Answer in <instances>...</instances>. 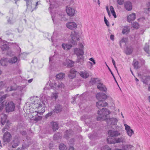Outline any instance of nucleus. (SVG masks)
Listing matches in <instances>:
<instances>
[{"label": "nucleus", "instance_id": "obj_1", "mask_svg": "<svg viewBox=\"0 0 150 150\" xmlns=\"http://www.w3.org/2000/svg\"><path fill=\"white\" fill-rule=\"evenodd\" d=\"M58 94L57 93H52L50 97L42 96L40 100L37 97L31 98L30 100L33 103L32 104L31 108H30V112L28 115L29 118L34 119L36 121L40 120L42 117L40 116L36 117L38 114H42L45 112V105L48 104L52 100H55L58 97Z\"/></svg>", "mask_w": 150, "mask_h": 150}, {"label": "nucleus", "instance_id": "obj_2", "mask_svg": "<svg viewBox=\"0 0 150 150\" xmlns=\"http://www.w3.org/2000/svg\"><path fill=\"white\" fill-rule=\"evenodd\" d=\"M64 85L62 83H59L58 85L55 83L54 81L51 82H49L46 84L45 87L44 88L45 90L49 89L50 88H55L56 90H59L60 89L64 88Z\"/></svg>", "mask_w": 150, "mask_h": 150}, {"label": "nucleus", "instance_id": "obj_3", "mask_svg": "<svg viewBox=\"0 0 150 150\" xmlns=\"http://www.w3.org/2000/svg\"><path fill=\"white\" fill-rule=\"evenodd\" d=\"M53 6L51 4L50 6V7H49V10H50L51 12V14L52 16V20L53 21L54 24H55L56 23V21H58V20H63V18L64 16L63 14L60 15L59 13L58 14L57 12L55 11L54 13H53L52 11H53V8H52Z\"/></svg>", "mask_w": 150, "mask_h": 150}, {"label": "nucleus", "instance_id": "obj_4", "mask_svg": "<svg viewBox=\"0 0 150 150\" xmlns=\"http://www.w3.org/2000/svg\"><path fill=\"white\" fill-rule=\"evenodd\" d=\"M110 111L108 109L106 108H103L100 110H98V114L99 115L100 119L106 120L109 117V114Z\"/></svg>", "mask_w": 150, "mask_h": 150}, {"label": "nucleus", "instance_id": "obj_5", "mask_svg": "<svg viewBox=\"0 0 150 150\" xmlns=\"http://www.w3.org/2000/svg\"><path fill=\"white\" fill-rule=\"evenodd\" d=\"M71 43L73 45H77V41L79 40V35L78 33L75 31L71 33Z\"/></svg>", "mask_w": 150, "mask_h": 150}, {"label": "nucleus", "instance_id": "obj_6", "mask_svg": "<svg viewBox=\"0 0 150 150\" xmlns=\"http://www.w3.org/2000/svg\"><path fill=\"white\" fill-rule=\"evenodd\" d=\"M74 54H76L77 56V62H81V60H83V58L81 57H79V56H82L83 55L84 52L82 49H80L79 48H76L74 49Z\"/></svg>", "mask_w": 150, "mask_h": 150}, {"label": "nucleus", "instance_id": "obj_7", "mask_svg": "<svg viewBox=\"0 0 150 150\" xmlns=\"http://www.w3.org/2000/svg\"><path fill=\"white\" fill-rule=\"evenodd\" d=\"M14 104L12 102H8L6 105V110L8 112L13 111L15 109Z\"/></svg>", "mask_w": 150, "mask_h": 150}, {"label": "nucleus", "instance_id": "obj_8", "mask_svg": "<svg viewBox=\"0 0 150 150\" xmlns=\"http://www.w3.org/2000/svg\"><path fill=\"white\" fill-rule=\"evenodd\" d=\"M125 129L127 135L129 137H131L134 134V131L131 129L130 126L126 124H124Z\"/></svg>", "mask_w": 150, "mask_h": 150}, {"label": "nucleus", "instance_id": "obj_9", "mask_svg": "<svg viewBox=\"0 0 150 150\" xmlns=\"http://www.w3.org/2000/svg\"><path fill=\"white\" fill-rule=\"evenodd\" d=\"M25 87V86H18L17 87L16 84H14L13 86H11L10 87H8L6 91H9L15 90L16 89H18L21 92H22Z\"/></svg>", "mask_w": 150, "mask_h": 150}, {"label": "nucleus", "instance_id": "obj_10", "mask_svg": "<svg viewBox=\"0 0 150 150\" xmlns=\"http://www.w3.org/2000/svg\"><path fill=\"white\" fill-rule=\"evenodd\" d=\"M4 94V93L3 92H0V101H1L4 99H5L8 96V94H5L3 95H2ZM5 103L4 102H2L1 103V102H0V110L3 109L4 107Z\"/></svg>", "mask_w": 150, "mask_h": 150}, {"label": "nucleus", "instance_id": "obj_11", "mask_svg": "<svg viewBox=\"0 0 150 150\" xmlns=\"http://www.w3.org/2000/svg\"><path fill=\"white\" fill-rule=\"evenodd\" d=\"M67 27L72 30H73L77 28V24L74 22H70L67 23L66 24Z\"/></svg>", "mask_w": 150, "mask_h": 150}, {"label": "nucleus", "instance_id": "obj_12", "mask_svg": "<svg viewBox=\"0 0 150 150\" xmlns=\"http://www.w3.org/2000/svg\"><path fill=\"white\" fill-rule=\"evenodd\" d=\"M3 139L4 142H9L11 139V135L9 132H6L4 134Z\"/></svg>", "mask_w": 150, "mask_h": 150}, {"label": "nucleus", "instance_id": "obj_13", "mask_svg": "<svg viewBox=\"0 0 150 150\" xmlns=\"http://www.w3.org/2000/svg\"><path fill=\"white\" fill-rule=\"evenodd\" d=\"M106 122L108 125H115L117 124L118 120L115 118H108L106 120Z\"/></svg>", "mask_w": 150, "mask_h": 150}, {"label": "nucleus", "instance_id": "obj_14", "mask_svg": "<svg viewBox=\"0 0 150 150\" xmlns=\"http://www.w3.org/2000/svg\"><path fill=\"white\" fill-rule=\"evenodd\" d=\"M109 136L111 137H116L120 135V133L117 130H109L108 132Z\"/></svg>", "mask_w": 150, "mask_h": 150}, {"label": "nucleus", "instance_id": "obj_15", "mask_svg": "<svg viewBox=\"0 0 150 150\" xmlns=\"http://www.w3.org/2000/svg\"><path fill=\"white\" fill-rule=\"evenodd\" d=\"M66 11L67 14L70 16H73L75 13V9L71 7H67Z\"/></svg>", "mask_w": 150, "mask_h": 150}, {"label": "nucleus", "instance_id": "obj_16", "mask_svg": "<svg viewBox=\"0 0 150 150\" xmlns=\"http://www.w3.org/2000/svg\"><path fill=\"white\" fill-rule=\"evenodd\" d=\"M136 18V15L135 13H132L127 16V21L129 23H131Z\"/></svg>", "mask_w": 150, "mask_h": 150}, {"label": "nucleus", "instance_id": "obj_17", "mask_svg": "<svg viewBox=\"0 0 150 150\" xmlns=\"http://www.w3.org/2000/svg\"><path fill=\"white\" fill-rule=\"evenodd\" d=\"M96 98L98 100H104L107 98V96L105 94L102 93H98L96 95Z\"/></svg>", "mask_w": 150, "mask_h": 150}, {"label": "nucleus", "instance_id": "obj_18", "mask_svg": "<svg viewBox=\"0 0 150 150\" xmlns=\"http://www.w3.org/2000/svg\"><path fill=\"white\" fill-rule=\"evenodd\" d=\"M98 88L100 91H103L106 93L107 91V89L106 86L101 82H99L97 84Z\"/></svg>", "mask_w": 150, "mask_h": 150}, {"label": "nucleus", "instance_id": "obj_19", "mask_svg": "<svg viewBox=\"0 0 150 150\" xmlns=\"http://www.w3.org/2000/svg\"><path fill=\"white\" fill-rule=\"evenodd\" d=\"M104 100H99L98 102L96 103V106L98 108L100 107L106 106L107 105V103Z\"/></svg>", "mask_w": 150, "mask_h": 150}, {"label": "nucleus", "instance_id": "obj_20", "mask_svg": "<svg viewBox=\"0 0 150 150\" xmlns=\"http://www.w3.org/2000/svg\"><path fill=\"white\" fill-rule=\"evenodd\" d=\"M124 5L125 7L127 10L130 11L132 9V4L129 1L126 2Z\"/></svg>", "mask_w": 150, "mask_h": 150}, {"label": "nucleus", "instance_id": "obj_21", "mask_svg": "<svg viewBox=\"0 0 150 150\" xmlns=\"http://www.w3.org/2000/svg\"><path fill=\"white\" fill-rule=\"evenodd\" d=\"M128 38H127L123 37L119 41V44L121 48L124 46L127 41Z\"/></svg>", "mask_w": 150, "mask_h": 150}, {"label": "nucleus", "instance_id": "obj_22", "mask_svg": "<svg viewBox=\"0 0 150 150\" xmlns=\"http://www.w3.org/2000/svg\"><path fill=\"white\" fill-rule=\"evenodd\" d=\"M62 46L63 50L67 51L70 49L72 47V45L69 43H63Z\"/></svg>", "mask_w": 150, "mask_h": 150}, {"label": "nucleus", "instance_id": "obj_23", "mask_svg": "<svg viewBox=\"0 0 150 150\" xmlns=\"http://www.w3.org/2000/svg\"><path fill=\"white\" fill-rule=\"evenodd\" d=\"M76 71L74 69H71L69 73L68 74V77L70 79H73L76 76Z\"/></svg>", "mask_w": 150, "mask_h": 150}, {"label": "nucleus", "instance_id": "obj_24", "mask_svg": "<svg viewBox=\"0 0 150 150\" xmlns=\"http://www.w3.org/2000/svg\"><path fill=\"white\" fill-rule=\"evenodd\" d=\"M79 74L80 76L83 78H86L89 76L88 72L86 71H80Z\"/></svg>", "mask_w": 150, "mask_h": 150}, {"label": "nucleus", "instance_id": "obj_25", "mask_svg": "<svg viewBox=\"0 0 150 150\" xmlns=\"http://www.w3.org/2000/svg\"><path fill=\"white\" fill-rule=\"evenodd\" d=\"M130 28L128 26H124L122 30L123 34H127L130 31Z\"/></svg>", "mask_w": 150, "mask_h": 150}, {"label": "nucleus", "instance_id": "obj_26", "mask_svg": "<svg viewBox=\"0 0 150 150\" xmlns=\"http://www.w3.org/2000/svg\"><path fill=\"white\" fill-rule=\"evenodd\" d=\"M109 136L107 139V141L108 143L115 144L116 143L115 138Z\"/></svg>", "mask_w": 150, "mask_h": 150}, {"label": "nucleus", "instance_id": "obj_27", "mask_svg": "<svg viewBox=\"0 0 150 150\" xmlns=\"http://www.w3.org/2000/svg\"><path fill=\"white\" fill-rule=\"evenodd\" d=\"M133 147V146L131 144L124 145L122 146L124 150H131Z\"/></svg>", "mask_w": 150, "mask_h": 150}, {"label": "nucleus", "instance_id": "obj_28", "mask_svg": "<svg viewBox=\"0 0 150 150\" xmlns=\"http://www.w3.org/2000/svg\"><path fill=\"white\" fill-rule=\"evenodd\" d=\"M73 64L74 62L69 59H67L66 62L64 63V65H67L69 67H72Z\"/></svg>", "mask_w": 150, "mask_h": 150}, {"label": "nucleus", "instance_id": "obj_29", "mask_svg": "<svg viewBox=\"0 0 150 150\" xmlns=\"http://www.w3.org/2000/svg\"><path fill=\"white\" fill-rule=\"evenodd\" d=\"M116 143H124L125 142V138L124 137H120L115 138Z\"/></svg>", "mask_w": 150, "mask_h": 150}, {"label": "nucleus", "instance_id": "obj_30", "mask_svg": "<svg viewBox=\"0 0 150 150\" xmlns=\"http://www.w3.org/2000/svg\"><path fill=\"white\" fill-rule=\"evenodd\" d=\"M7 116L5 114H3L1 115V123L2 125H4L6 122L7 119Z\"/></svg>", "mask_w": 150, "mask_h": 150}, {"label": "nucleus", "instance_id": "obj_31", "mask_svg": "<svg viewBox=\"0 0 150 150\" xmlns=\"http://www.w3.org/2000/svg\"><path fill=\"white\" fill-rule=\"evenodd\" d=\"M133 51L132 48V47H127L125 50V53L127 55L130 54Z\"/></svg>", "mask_w": 150, "mask_h": 150}, {"label": "nucleus", "instance_id": "obj_32", "mask_svg": "<svg viewBox=\"0 0 150 150\" xmlns=\"http://www.w3.org/2000/svg\"><path fill=\"white\" fill-rule=\"evenodd\" d=\"M0 62L2 66H6L8 63L7 60L6 58H3L0 60Z\"/></svg>", "mask_w": 150, "mask_h": 150}, {"label": "nucleus", "instance_id": "obj_33", "mask_svg": "<svg viewBox=\"0 0 150 150\" xmlns=\"http://www.w3.org/2000/svg\"><path fill=\"white\" fill-rule=\"evenodd\" d=\"M51 124L54 131H56L58 129V125L56 122H52L51 123Z\"/></svg>", "mask_w": 150, "mask_h": 150}, {"label": "nucleus", "instance_id": "obj_34", "mask_svg": "<svg viewBox=\"0 0 150 150\" xmlns=\"http://www.w3.org/2000/svg\"><path fill=\"white\" fill-rule=\"evenodd\" d=\"M19 144L18 139H14L13 142L12 146L13 148H15Z\"/></svg>", "mask_w": 150, "mask_h": 150}, {"label": "nucleus", "instance_id": "obj_35", "mask_svg": "<svg viewBox=\"0 0 150 150\" xmlns=\"http://www.w3.org/2000/svg\"><path fill=\"white\" fill-rule=\"evenodd\" d=\"M110 12L112 13V15L113 16L114 18H116L117 17V16L114 10L113 7L111 6L110 7Z\"/></svg>", "mask_w": 150, "mask_h": 150}, {"label": "nucleus", "instance_id": "obj_36", "mask_svg": "<svg viewBox=\"0 0 150 150\" xmlns=\"http://www.w3.org/2000/svg\"><path fill=\"white\" fill-rule=\"evenodd\" d=\"M65 76L64 74L62 73H60L57 74L56 76V77L57 79L59 80L62 79Z\"/></svg>", "mask_w": 150, "mask_h": 150}, {"label": "nucleus", "instance_id": "obj_37", "mask_svg": "<svg viewBox=\"0 0 150 150\" xmlns=\"http://www.w3.org/2000/svg\"><path fill=\"white\" fill-rule=\"evenodd\" d=\"M62 109L61 106L59 105H57L55 106L54 112L57 113L61 111Z\"/></svg>", "mask_w": 150, "mask_h": 150}, {"label": "nucleus", "instance_id": "obj_38", "mask_svg": "<svg viewBox=\"0 0 150 150\" xmlns=\"http://www.w3.org/2000/svg\"><path fill=\"white\" fill-rule=\"evenodd\" d=\"M132 27L135 29H137L139 27V23L135 22H134L132 24Z\"/></svg>", "mask_w": 150, "mask_h": 150}, {"label": "nucleus", "instance_id": "obj_39", "mask_svg": "<svg viewBox=\"0 0 150 150\" xmlns=\"http://www.w3.org/2000/svg\"><path fill=\"white\" fill-rule=\"evenodd\" d=\"M18 60L17 58L16 57H13L8 60V62L11 63H14L17 62Z\"/></svg>", "mask_w": 150, "mask_h": 150}, {"label": "nucleus", "instance_id": "obj_40", "mask_svg": "<svg viewBox=\"0 0 150 150\" xmlns=\"http://www.w3.org/2000/svg\"><path fill=\"white\" fill-rule=\"evenodd\" d=\"M145 51L148 54V56H149L150 52L149 50V46L148 44H146L144 48Z\"/></svg>", "mask_w": 150, "mask_h": 150}, {"label": "nucleus", "instance_id": "obj_41", "mask_svg": "<svg viewBox=\"0 0 150 150\" xmlns=\"http://www.w3.org/2000/svg\"><path fill=\"white\" fill-rule=\"evenodd\" d=\"M1 48L2 51H4L7 50L8 48V45L5 43L3 45L1 46Z\"/></svg>", "mask_w": 150, "mask_h": 150}, {"label": "nucleus", "instance_id": "obj_42", "mask_svg": "<svg viewBox=\"0 0 150 150\" xmlns=\"http://www.w3.org/2000/svg\"><path fill=\"white\" fill-rule=\"evenodd\" d=\"M51 39L53 45L56 47L57 46L58 40L57 39H54L53 37H52Z\"/></svg>", "mask_w": 150, "mask_h": 150}, {"label": "nucleus", "instance_id": "obj_43", "mask_svg": "<svg viewBox=\"0 0 150 150\" xmlns=\"http://www.w3.org/2000/svg\"><path fill=\"white\" fill-rule=\"evenodd\" d=\"M72 132L71 130H67L65 133V137L67 138L69 136H70L71 135V133Z\"/></svg>", "mask_w": 150, "mask_h": 150}, {"label": "nucleus", "instance_id": "obj_44", "mask_svg": "<svg viewBox=\"0 0 150 150\" xmlns=\"http://www.w3.org/2000/svg\"><path fill=\"white\" fill-rule=\"evenodd\" d=\"M59 149L60 150H66V146L63 144H61L59 146Z\"/></svg>", "mask_w": 150, "mask_h": 150}, {"label": "nucleus", "instance_id": "obj_45", "mask_svg": "<svg viewBox=\"0 0 150 150\" xmlns=\"http://www.w3.org/2000/svg\"><path fill=\"white\" fill-rule=\"evenodd\" d=\"M133 65L135 68L137 69L138 68V62L135 60H134L133 62Z\"/></svg>", "mask_w": 150, "mask_h": 150}, {"label": "nucleus", "instance_id": "obj_46", "mask_svg": "<svg viewBox=\"0 0 150 150\" xmlns=\"http://www.w3.org/2000/svg\"><path fill=\"white\" fill-rule=\"evenodd\" d=\"M112 63L113 64V65L114 67H115V69H116V70L118 74V71L117 68L115 65V60H114V59H113V58L112 59Z\"/></svg>", "mask_w": 150, "mask_h": 150}, {"label": "nucleus", "instance_id": "obj_47", "mask_svg": "<svg viewBox=\"0 0 150 150\" xmlns=\"http://www.w3.org/2000/svg\"><path fill=\"white\" fill-rule=\"evenodd\" d=\"M146 6L148 13L150 12V1L148 2L146 4Z\"/></svg>", "mask_w": 150, "mask_h": 150}, {"label": "nucleus", "instance_id": "obj_48", "mask_svg": "<svg viewBox=\"0 0 150 150\" xmlns=\"http://www.w3.org/2000/svg\"><path fill=\"white\" fill-rule=\"evenodd\" d=\"M79 49H82L83 50L84 49V46L83 45V44L81 42H80L79 43Z\"/></svg>", "mask_w": 150, "mask_h": 150}, {"label": "nucleus", "instance_id": "obj_49", "mask_svg": "<svg viewBox=\"0 0 150 150\" xmlns=\"http://www.w3.org/2000/svg\"><path fill=\"white\" fill-rule=\"evenodd\" d=\"M102 149L103 150H111V149L107 145H106L103 147Z\"/></svg>", "mask_w": 150, "mask_h": 150}, {"label": "nucleus", "instance_id": "obj_50", "mask_svg": "<svg viewBox=\"0 0 150 150\" xmlns=\"http://www.w3.org/2000/svg\"><path fill=\"white\" fill-rule=\"evenodd\" d=\"M124 0H117V2L120 5H122L123 4Z\"/></svg>", "mask_w": 150, "mask_h": 150}, {"label": "nucleus", "instance_id": "obj_51", "mask_svg": "<svg viewBox=\"0 0 150 150\" xmlns=\"http://www.w3.org/2000/svg\"><path fill=\"white\" fill-rule=\"evenodd\" d=\"M104 21L106 25L108 26H109V23L108 22V20L106 19L105 17H104Z\"/></svg>", "mask_w": 150, "mask_h": 150}, {"label": "nucleus", "instance_id": "obj_52", "mask_svg": "<svg viewBox=\"0 0 150 150\" xmlns=\"http://www.w3.org/2000/svg\"><path fill=\"white\" fill-rule=\"evenodd\" d=\"M89 60L93 62V65H94L96 64L95 61L93 58L91 57L89 59Z\"/></svg>", "mask_w": 150, "mask_h": 150}, {"label": "nucleus", "instance_id": "obj_53", "mask_svg": "<svg viewBox=\"0 0 150 150\" xmlns=\"http://www.w3.org/2000/svg\"><path fill=\"white\" fill-rule=\"evenodd\" d=\"M5 84L2 82H0V89L4 87Z\"/></svg>", "mask_w": 150, "mask_h": 150}, {"label": "nucleus", "instance_id": "obj_54", "mask_svg": "<svg viewBox=\"0 0 150 150\" xmlns=\"http://www.w3.org/2000/svg\"><path fill=\"white\" fill-rule=\"evenodd\" d=\"M106 10L108 15L109 16H111L110 13V11H109L108 7L107 6L106 7Z\"/></svg>", "mask_w": 150, "mask_h": 150}, {"label": "nucleus", "instance_id": "obj_55", "mask_svg": "<svg viewBox=\"0 0 150 150\" xmlns=\"http://www.w3.org/2000/svg\"><path fill=\"white\" fill-rule=\"evenodd\" d=\"M110 38L111 40L113 41L114 40V36L113 35H111L110 36Z\"/></svg>", "mask_w": 150, "mask_h": 150}, {"label": "nucleus", "instance_id": "obj_56", "mask_svg": "<svg viewBox=\"0 0 150 150\" xmlns=\"http://www.w3.org/2000/svg\"><path fill=\"white\" fill-rule=\"evenodd\" d=\"M58 135H59V133H57V134H54V139H57V136Z\"/></svg>", "mask_w": 150, "mask_h": 150}, {"label": "nucleus", "instance_id": "obj_57", "mask_svg": "<svg viewBox=\"0 0 150 150\" xmlns=\"http://www.w3.org/2000/svg\"><path fill=\"white\" fill-rule=\"evenodd\" d=\"M55 57V56H54L52 57H50V61H52V60L54 58V57Z\"/></svg>", "mask_w": 150, "mask_h": 150}, {"label": "nucleus", "instance_id": "obj_58", "mask_svg": "<svg viewBox=\"0 0 150 150\" xmlns=\"http://www.w3.org/2000/svg\"><path fill=\"white\" fill-rule=\"evenodd\" d=\"M52 115V113L51 112H49L48 113L46 116V117H48L49 116H51Z\"/></svg>", "mask_w": 150, "mask_h": 150}, {"label": "nucleus", "instance_id": "obj_59", "mask_svg": "<svg viewBox=\"0 0 150 150\" xmlns=\"http://www.w3.org/2000/svg\"><path fill=\"white\" fill-rule=\"evenodd\" d=\"M33 81V79H30L29 80H28V82L30 83H31Z\"/></svg>", "mask_w": 150, "mask_h": 150}, {"label": "nucleus", "instance_id": "obj_60", "mask_svg": "<svg viewBox=\"0 0 150 150\" xmlns=\"http://www.w3.org/2000/svg\"><path fill=\"white\" fill-rule=\"evenodd\" d=\"M98 80V79L97 78H93V79H92L91 80V81H97Z\"/></svg>", "mask_w": 150, "mask_h": 150}, {"label": "nucleus", "instance_id": "obj_61", "mask_svg": "<svg viewBox=\"0 0 150 150\" xmlns=\"http://www.w3.org/2000/svg\"><path fill=\"white\" fill-rule=\"evenodd\" d=\"M88 62L91 64V67H92L93 63H93L91 62Z\"/></svg>", "mask_w": 150, "mask_h": 150}, {"label": "nucleus", "instance_id": "obj_62", "mask_svg": "<svg viewBox=\"0 0 150 150\" xmlns=\"http://www.w3.org/2000/svg\"><path fill=\"white\" fill-rule=\"evenodd\" d=\"M6 126L4 128H3V129H2V132H4L5 131V129H6Z\"/></svg>", "mask_w": 150, "mask_h": 150}, {"label": "nucleus", "instance_id": "obj_63", "mask_svg": "<svg viewBox=\"0 0 150 150\" xmlns=\"http://www.w3.org/2000/svg\"><path fill=\"white\" fill-rule=\"evenodd\" d=\"M123 149H115L114 150H123Z\"/></svg>", "mask_w": 150, "mask_h": 150}, {"label": "nucleus", "instance_id": "obj_64", "mask_svg": "<svg viewBox=\"0 0 150 150\" xmlns=\"http://www.w3.org/2000/svg\"><path fill=\"white\" fill-rule=\"evenodd\" d=\"M25 54V53H23V54H21V55H20V56H21V57H22V56L23 55H24Z\"/></svg>", "mask_w": 150, "mask_h": 150}]
</instances>
